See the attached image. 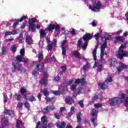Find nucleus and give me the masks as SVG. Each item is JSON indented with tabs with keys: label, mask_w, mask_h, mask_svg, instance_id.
I'll return each instance as SVG.
<instances>
[{
	"label": "nucleus",
	"mask_w": 128,
	"mask_h": 128,
	"mask_svg": "<svg viewBox=\"0 0 128 128\" xmlns=\"http://www.w3.org/2000/svg\"><path fill=\"white\" fill-rule=\"evenodd\" d=\"M98 86L100 88L101 90H106V84L104 83H99Z\"/></svg>",
	"instance_id": "34"
},
{
	"label": "nucleus",
	"mask_w": 128,
	"mask_h": 128,
	"mask_svg": "<svg viewBox=\"0 0 128 128\" xmlns=\"http://www.w3.org/2000/svg\"><path fill=\"white\" fill-rule=\"evenodd\" d=\"M16 48H18V46H16V45H13L11 48V49L13 52H16Z\"/></svg>",
	"instance_id": "47"
},
{
	"label": "nucleus",
	"mask_w": 128,
	"mask_h": 128,
	"mask_svg": "<svg viewBox=\"0 0 128 128\" xmlns=\"http://www.w3.org/2000/svg\"><path fill=\"white\" fill-rule=\"evenodd\" d=\"M18 40V42L19 44L24 43V34H20L18 38H17Z\"/></svg>",
	"instance_id": "25"
},
{
	"label": "nucleus",
	"mask_w": 128,
	"mask_h": 128,
	"mask_svg": "<svg viewBox=\"0 0 128 128\" xmlns=\"http://www.w3.org/2000/svg\"><path fill=\"white\" fill-rule=\"evenodd\" d=\"M55 124L57 128H66V122H63L60 124V122H57Z\"/></svg>",
	"instance_id": "17"
},
{
	"label": "nucleus",
	"mask_w": 128,
	"mask_h": 128,
	"mask_svg": "<svg viewBox=\"0 0 128 128\" xmlns=\"http://www.w3.org/2000/svg\"><path fill=\"white\" fill-rule=\"evenodd\" d=\"M91 24L94 27L96 26V20H93V22L91 23Z\"/></svg>",
	"instance_id": "64"
},
{
	"label": "nucleus",
	"mask_w": 128,
	"mask_h": 128,
	"mask_svg": "<svg viewBox=\"0 0 128 128\" xmlns=\"http://www.w3.org/2000/svg\"><path fill=\"white\" fill-rule=\"evenodd\" d=\"M54 82H58L60 80V76L57 75L54 78Z\"/></svg>",
	"instance_id": "42"
},
{
	"label": "nucleus",
	"mask_w": 128,
	"mask_h": 128,
	"mask_svg": "<svg viewBox=\"0 0 128 128\" xmlns=\"http://www.w3.org/2000/svg\"><path fill=\"white\" fill-rule=\"evenodd\" d=\"M98 95H95L92 98V100L90 102V103L94 104V102L98 100Z\"/></svg>",
	"instance_id": "46"
},
{
	"label": "nucleus",
	"mask_w": 128,
	"mask_h": 128,
	"mask_svg": "<svg viewBox=\"0 0 128 128\" xmlns=\"http://www.w3.org/2000/svg\"><path fill=\"white\" fill-rule=\"evenodd\" d=\"M4 114H8V116H16V114H14V112L12 110H4Z\"/></svg>",
	"instance_id": "18"
},
{
	"label": "nucleus",
	"mask_w": 128,
	"mask_h": 128,
	"mask_svg": "<svg viewBox=\"0 0 128 128\" xmlns=\"http://www.w3.org/2000/svg\"><path fill=\"white\" fill-rule=\"evenodd\" d=\"M52 44H48V46H47V48L48 50H52Z\"/></svg>",
	"instance_id": "53"
},
{
	"label": "nucleus",
	"mask_w": 128,
	"mask_h": 128,
	"mask_svg": "<svg viewBox=\"0 0 128 128\" xmlns=\"http://www.w3.org/2000/svg\"><path fill=\"white\" fill-rule=\"evenodd\" d=\"M82 112H80L76 114V118L78 124H80L82 122Z\"/></svg>",
	"instance_id": "28"
},
{
	"label": "nucleus",
	"mask_w": 128,
	"mask_h": 128,
	"mask_svg": "<svg viewBox=\"0 0 128 128\" xmlns=\"http://www.w3.org/2000/svg\"><path fill=\"white\" fill-rule=\"evenodd\" d=\"M82 41L80 40H78V48H82Z\"/></svg>",
	"instance_id": "63"
},
{
	"label": "nucleus",
	"mask_w": 128,
	"mask_h": 128,
	"mask_svg": "<svg viewBox=\"0 0 128 128\" xmlns=\"http://www.w3.org/2000/svg\"><path fill=\"white\" fill-rule=\"evenodd\" d=\"M78 104H80V108H84V100H80L78 102Z\"/></svg>",
	"instance_id": "51"
},
{
	"label": "nucleus",
	"mask_w": 128,
	"mask_h": 128,
	"mask_svg": "<svg viewBox=\"0 0 128 128\" xmlns=\"http://www.w3.org/2000/svg\"><path fill=\"white\" fill-rule=\"evenodd\" d=\"M62 56H66V47H62Z\"/></svg>",
	"instance_id": "44"
},
{
	"label": "nucleus",
	"mask_w": 128,
	"mask_h": 128,
	"mask_svg": "<svg viewBox=\"0 0 128 128\" xmlns=\"http://www.w3.org/2000/svg\"><path fill=\"white\" fill-rule=\"evenodd\" d=\"M92 116H95L91 118V122L93 124L94 126L96 128L98 126V122H96V120H98V114H96V109H93Z\"/></svg>",
	"instance_id": "6"
},
{
	"label": "nucleus",
	"mask_w": 128,
	"mask_h": 128,
	"mask_svg": "<svg viewBox=\"0 0 128 128\" xmlns=\"http://www.w3.org/2000/svg\"><path fill=\"white\" fill-rule=\"evenodd\" d=\"M14 96H16V100H18V102H20V100H22V95H21L20 94H15Z\"/></svg>",
	"instance_id": "35"
},
{
	"label": "nucleus",
	"mask_w": 128,
	"mask_h": 128,
	"mask_svg": "<svg viewBox=\"0 0 128 128\" xmlns=\"http://www.w3.org/2000/svg\"><path fill=\"white\" fill-rule=\"evenodd\" d=\"M25 52H26L24 51V48L21 49L20 50V55L16 56V57L14 58L12 60H18L19 56H20V58H24Z\"/></svg>",
	"instance_id": "19"
},
{
	"label": "nucleus",
	"mask_w": 128,
	"mask_h": 128,
	"mask_svg": "<svg viewBox=\"0 0 128 128\" xmlns=\"http://www.w3.org/2000/svg\"><path fill=\"white\" fill-rule=\"evenodd\" d=\"M53 94H54V96H59L60 92L58 90H52L51 92Z\"/></svg>",
	"instance_id": "48"
},
{
	"label": "nucleus",
	"mask_w": 128,
	"mask_h": 128,
	"mask_svg": "<svg viewBox=\"0 0 128 128\" xmlns=\"http://www.w3.org/2000/svg\"><path fill=\"white\" fill-rule=\"evenodd\" d=\"M42 92L44 94V96L48 98L50 96V92H48V88H46L42 91Z\"/></svg>",
	"instance_id": "23"
},
{
	"label": "nucleus",
	"mask_w": 128,
	"mask_h": 128,
	"mask_svg": "<svg viewBox=\"0 0 128 128\" xmlns=\"http://www.w3.org/2000/svg\"><path fill=\"white\" fill-rule=\"evenodd\" d=\"M36 68L38 72H44V63L42 62L40 65L38 64L36 66Z\"/></svg>",
	"instance_id": "10"
},
{
	"label": "nucleus",
	"mask_w": 128,
	"mask_h": 128,
	"mask_svg": "<svg viewBox=\"0 0 128 128\" xmlns=\"http://www.w3.org/2000/svg\"><path fill=\"white\" fill-rule=\"evenodd\" d=\"M74 84H80V79H76Z\"/></svg>",
	"instance_id": "58"
},
{
	"label": "nucleus",
	"mask_w": 128,
	"mask_h": 128,
	"mask_svg": "<svg viewBox=\"0 0 128 128\" xmlns=\"http://www.w3.org/2000/svg\"><path fill=\"white\" fill-rule=\"evenodd\" d=\"M20 92L22 95V98L24 100H27L28 102H36V97L32 95L30 96V97L28 98L26 90V88H22L20 90Z\"/></svg>",
	"instance_id": "3"
},
{
	"label": "nucleus",
	"mask_w": 128,
	"mask_h": 128,
	"mask_svg": "<svg viewBox=\"0 0 128 128\" xmlns=\"http://www.w3.org/2000/svg\"><path fill=\"white\" fill-rule=\"evenodd\" d=\"M48 72H45L44 74V78H45L46 80H48Z\"/></svg>",
	"instance_id": "54"
},
{
	"label": "nucleus",
	"mask_w": 128,
	"mask_h": 128,
	"mask_svg": "<svg viewBox=\"0 0 128 128\" xmlns=\"http://www.w3.org/2000/svg\"><path fill=\"white\" fill-rule=\"evenodd\" d=\"M88 82L86 80V78L80 79V84L82 86H84V84H86Z\"/></svg>",
	"instance_id": "40"
},
{
	"label": "nucleus",
	"mask_w": 128,
	"mask_h": 128,
	"mask_svg": "<svg viewBox=\"0 0 128 128\" xmlns=\"http://www.w3.org/2000/svg\"><path fill=\"white\" fill-rule=\"evenodd\" d=\"M26 18H28V16H24L20 19H17V20L19 22H22L24 20H26Z\"/></svg>",
	"instance_id": "45"
},
{
	"label": "nucleus",
	"mask_w": 128,
	"mask_h": 128,
	"mask_svg": "<svg viewBox=\"0 0 128 128\" xmlns=\"http://www.w3.org/2000/svg\"><path fill=\"white\" fill-rule=\"evenodd\" d=\"M76 86H78L76 84H73L71 86L70 90H76Z\"/></svg>",
	"instance_id": "49"
},
{
	"label": "nucleus",
	"mask_w": 128,
	"mask_h": 128,
	"mask_svg": "<svg viewBox=\"0 0 128 128\" xmlns=\"http://www.w3.org/2000/svg\"><path fill=\"white\" fill-rule=\"evenodd\" d=\"M122 102V101L118 97L110 98L108 101V104H110V106H116L118 104H120Z\"/></svg>",
	"instance_id": "4"
},
{
	"label": "nucleus",
	"mask_w": 128,
	"mask_h": 128,
	"mask_svg": "<svg viewBox=\"0 0 128 128\" xmlns=\"http://www.w3.org/2000/svg\"><path fill=\"white\" fill-rule=\"evenodd\" d=\"M20 124H22V126L24 125V124H22V122L20 121V120H17L16 122V128H20Z\"/></svg>",
	"instance_id": "33"
},
{
	"label": "nucleus",
	"mask_w": 128,
	"mask_h": 128,
	"mask_svg": "<svg viewBox=\"0 0 128 128\" xmlns=\"http://www.w3.org/2000/svg\"><path fill=\"white\" fill-rule=\"evenodd\" d=\"M40 36H46V32H44V30L41 29L40 30Z\"/></svg>",
	"instance_id": "43"
},
{
	"label": "nucleus",
	"mask_w": 128,
	"mask_h": 128,
	"mask_svg": "<svg viewBox=\"0 0 128 128\" xmlns=\"http://www.w3.org/2000/svg\"><path fill=\"white\" fill-rule=\"evenodd\" d=\"M18 108H22V106H24V104L22 102H18Z\"/></svg>",
	"instance_id": "60"
},
{
	"label": "nucleus",
	"mask_w": 128,
	"mask_h": 128,
	"mask_svg": "<svg viewBox=\"0 0 128 128\" xmlns=\"http://www.w3.org/2000/svg\"><path fill=\"white\" fill-rule=\"evenodd\" d=\"M104 50H100V58H104Z\"/></svg>",
	"instance_id": "59"
},
{
	"label": "nucleus",
	"mask_w": 128,
	"mask_h": 128,
	"mask_svg": "<svg viewBox=\"0 0 128 128\" xmlns=\"http://www.w3.org/2000/svg\"><path fill=\"white\" fill-rule=\"evenodd\" d=\"M26 42L29 46H32L34 44V40L30 35H27L26 36Z\"/></svg>",
	"instance_id": "13"
},
{
	"label": "nucleus",
	"mask_w": 128,
	"mask_h": 128,
	"mask_svg": "<svg viewBox=\"0 0 128 128\" xmlns=\"http://www.w3.org/2000/svg\"><path fill=\"white\" fill-rule=\"evenodd\" d=\"M102 5L100 1H98L97 4H93V8H94L96 12V10H100L102 8Z\"/></svg>",
	"instance_id": "14"
},
{
	"label": "nucleus",
	"mask_w": 128,
	"mask_h": 128,
	"mask_svg": "<svg viewBox=\"0 0 128 128\" xmlns=\"http://www.w3.org/2000/svg\"><path fill=\"white\" fill-rule=\"evenodd\" d=\"M41 120L42 122V128H48V120H46V118L44 116H42L41 118Z\"/></svg>",
	"instance_id": "12"
},
{
	"label": "nucleus",
	"mask_w": 128,
	"mask_h": 128,
	"mask_svg": "<svg viewBox=\"0 0 128 128\" xmlns=\"http://www.w3.org/2000/svg\"><path fill=\"white\" fill-rule=\"evenodd\" d=\"M54 30H55L56 32H60V26L58 25V24H56V25L54 24H49L48 28L45 29V30H48V32H54Z\"/></svg>",
	"instance_id": "5"
},
{
	"label": "nucleus",
	"mask_w": 128,
	"mask_h": 128,
	"mask_svg": "<svg viewBox=\"0 0 128 128\" xmlns=\"http://www.w3.org/2000/svg\"><path fill=\"white\" fill-rule=\"evenodd\" d=\"M97 70L98 72H102L103 69H102V64H98L97 65Z\"/></svg>",
	"instance_id": "38"
},
{
	"label": "nucleus",
	"mask_w": 128,
	"mask_h": 128,
	"mask_svg": "<svg viewBox=\"0 0 128 128\" xmlns=\"http://www.w3.org/2000/svg\"><path fill=\"white\" fill-rule=\"evenodd\" d=\"M92 38H94L92 34L90 33H86V34L82 36V40H84V42H88Z\"/></svg>",
	"instance_id": "8"
},
{
	"label": "nucleus",
	"mask_w": 128,
	"mask_h": 128,
	"mask_svg": "<svg viewBox=\"0 0 128 128\" xmlns=\"http://www.w3.org/2000/svg\"><path fill=\"white\" fill-rule=\"evenodd\" d=\"M66 104H72L74 102V98L72 96H68L66 97L65 99Z\"/></svg>",
	"instance_id": "11"
},
{
	"label": "nucleus",
	"mask_w": 128,
	"mask_h": 128,
	"mask_svg": "<svg viewBox=\"0 0 128 128\" xmlns=\"http://www.w3.org/2000/svg\"><path fill=\"white\" fill-rule=\"evenodd\" d=\"M20 62H24L25 66H28V59L24 57L20 58L18 56V59H15L14 60H12V66L14 68L12 70V72H16V70H18V72H22L24 70V68Z\"/></svg>",
	"instance_id": "1"
},
{
	"label": "nucleus",
	"mask_w": 128,
	"mask_h": 128,
	"mask_svg": "<svg viewBox=\"0 0 128 128\" xmlns=\"http://www.w3.org/2000/svg\"><path fill=\"white\" fill-rule=\"evenodd\" d=\"M126 68H128V66L126 65V64H124L122 62H120L119 66L116 67V70L118 72H120L122 70H126Z\"/></svg>",
	"instance_id": "9"
},
{
	"label": "nucleus",
	"mask_w": 128,
	"mask_h": 128,
	"mask_svg": "<svg viewBox=\"0 0 128 128\" xmlns=\"http://www.w3.org/2000/svg\"><path fill=\"white\" fill-rule=\"evenodd\" d=\"M72 56H75V58H78V60L82 59V54L78 50L74 51L72 53Z\"/></svg>",
	"instance_id": "15"
},
{
	"label": "nucleus",
	"mask_w": 128,
	"mask_h": 128,
	"mask_svg": "<svg viewBox=\"0 0 128 128\" xmlns=\"http://www.w3.org/2000/svg\"><path fill=\"white\" fill-rule=\"evenodd\" d=\"M38 56V61L42 62V59L44 58V54H42V51H41V52H39Z\"/></svg>",
	"instance_id": "32"
},
{
	"label": "nucleus",
	"mask_w": 128,
	"mask_h": 128,
	"mask_svg": "<svg viewBox=\"0 0 128 128\" xmlns=\"http://www.w3.org/2000/svg\"><path fill=\"white\" fill-rule=\"evenodd\" d=\"M108 45V43H106V41H105L103 44L101 45V50H106V46Z\"/></svg>",
	"instance_id": "36"
},
{
	"label": "nucleus",
	"mask_w": 128,
	"mask_h": 128,
	"mask_svg": "<svg viewBox=\"0 0 128 128\" xmlns=\"http://www.w3.org/2000/svg\"><path fill=\"white\" fill-rule=\"evenodd\" d=\"M77 90H78V92H74V94H75V96H78V94H82V92L84 90V88L82 87H80L77 89Z\"/></svg>",
	"instance_id": "27"
},
{
	"label": "nucleus",
	"mask_w": 128,
	"mask_h": 128,
	"mask_svg": "<svg viewBox=\"0 0 128 128\" xmlns=\"http://www.w3.org/2000/svg\"><path fill=\"white\" fill-rule=\"evenodd\" d=\"M112 40L115 44L118 42H124L126 44H128V41H126V38H124V36H114L112 38Z\"/></svg>",
	"instance_id": "7"
},
{
	"label": "nucleus",
	"mask_w": 128,
	"mask_h": 128,
	"mask_svg": "<svg viewBox=\"0 0 128 128\" xmlns=\"http://www.w3.org/2000/svg\"><path fill=\"white\" fill-rule=\"evenodd\" d=\"M48 80L47 79H45L44 78H42V80H40V83L41 84H44V86L48 85Z\"/></svg>",
	"instance_id": "29"
},
{
	"label": "nucleus",
	"mask_w": 128,
	"mask_h": 128,
	"mask_svg": "<svg viewBox=\"0 0 128 128\" xmlns=\"http://www.w3.org/2000/svg\"><path fill=\"white\" fill-rule=\"evenodd\" d=\"M90 69V63L89 62H86V64L84 66L83 70L84 72H88Z\"/></svg>",
	"instance_id": "22"
},
{
	"label": "nucleus",
	"mask_w": 128,
	"mask_h": 128,
	"mask_svg": "<svg viewBox=\"0 0 128 128\" xmlns=\"http://www.w3.org/2000/svg\"><path fill=\"white\" fill-rule=\"evenodd\" d=\"M1 54L2 56H6V54H8V50H6V47L4 46H2V48H1Z\"/></svg>",
	"instance_id": "26"
},
{
	"label": "nucleus",
	"mask_w": 128,
	"mask_h": 128,
	"mask_svg": "<svg viewBox=\"0 0 128 128\" xmlns=\"http://www.w3.org/2000/svg\"><path fill=\"white\" fill-rule=\"evenodd\" d=\"M96 50H98V46H96L95 48L93 51V58L94 60L96 62Z\"/></svg>",
	"instance_id": "30"
},
{
	"label": "nucleus",
	"mask_w": 128,
	"mask_h": 128,
	"mask_svg": "<svg viewBox=\"0 0 128 128\" xmlns=\"http://www.w3.org/2000/svg\"><path fill=\"white\" fill-rule=\"evenodd\" d=\"M20 22H18V19H16L15 20V22H14V24H13V28H16V26H18V23Z\"/></svg>",
	"instance_id": "52"
},
{
	"label": "nucleus",
	"mask_w": 128,
	"mask_h": 128,
	"mask_svg": "<svg viewBox=\"0 0 128 128\" xmlns=\"http://www.w3.org/2000/svg\"><path fill=\"white\" fill-rule=\"evenodd\" d=\"M36 128H42V125L40 124V122L39 121L37 123Z\"/></svg>",
	"instance_id": "61"
},
{
	"label": "nucleus",
	"mask_w": 128,
	"mask_h": 128,
	"mask_svg": "<svg viewBox=\"0 0 128 128\" xmlns=\"http://www.w3.org/2000/svg\"><path fill=\"white\" fill-rule=\"evenodd\" d=\"M88 42H84V44L82 46V50H86V48H88Z\"/></svg>",
	"instance_id": "39"
},
{
	"label": "nucleus",
	"mask_w": 128,
	"mask_h": 128,
	"mask_svg": "<svg viewBox=\"0 0 128 128\" xmlns=\"http://www.w3.org/2000/svg\"><path fill=\"white\" fill-rule=\"evenodd\" d=\"M126 46L122 45L118 50V52L116 54V56L120 60H124V58L128 56V52L124 50Z\"/></svg>",
	"instance_id": "2"
},
{
	"label": "nucleus",
	"mask_w": 128,
	"mask_h": 128,
	"mask_svg": "<svg viewBox=\"0 0 128 128\" xmlns=\"http://www.w3.org/2000/svg\"><path fill=\"white\" fill-rule=\"evenodd\" d=\"M35 22H38V20L36 18H32L28 21V24H35Z\"/></svg>",
	"instance_id": "37"
},
{
	"label": "nucleus",
	"mask_w": 128,
	"mask_h": 128,
	"mask_svg": "<svg viewBox=\"0 0 128 128\" xmlns=\"http://www.w3.org/2000/svg\"><path fill=\"white\" fill-rule=\"evenodd\" d=\"M24 105L25 108H26L27 110H30V102H26L24 104Z\"/></svg>",
	"instance_id": "41"
},
{
	"label": "nucleus",
	"mask_w": 128,
	"mask_h": 128,
	"mask_svg": "<svg viewBox=\"0 0 128 128\" xmlns=\"http://www.w3.org/2000/svg\"><path fill=\"white\" fill-rule=\"evenodd\" d=\"M61 68L62 69V72H66L68 68L66 66H61Z\"/></svg>",
	"instance_id": "62"
},
{
	"label": "nucleus",
	"mask_w": 128,
	"mask_h": 128,
	"mask_svg": "<svg viewBox=\"0 0 128 128\" xmlns=\"http://www.w3.org/2000/svg\"><path fill=\"white\" fill-rule=\"evenodd\" d=\"M100 33H97L94 35V38H96V40H98L100 38Z\"/></svg>",
	"instance_id": "57"
},
{
	"label": "nucleus",
	"mask_w": 128,
	"mask_h": 128,
	"mask_svg": "<svg viewBox=\"0 0 128 128\" xmlns=\"http://www.w3.org/2000/svg\"><path fill=\"white\" fill-rule=\"evenodd\" d=\"M32 74H33V76H38L40 74V73L38 72V71L34 70L32 72Z\"/></svg>",
	"instance_id": "50"
},
{
	"label": "nucleus",
	"mask_w": 128,
	"mask_h": 128,
	"mask_svg": "<svg viewBox=\"0 0 128 128\" xmlns=\"http://www.w3.org/2000/svg\"><path fill=\"white\" fill-rule=\"evenodd\" d=\"M44 114H48V112H50V110H54V106H47L46 108H44Z\"/></svg>",
	"instance_id": "20"
},
{
	"label": "nucleus",
	"mask_w": 128,
	"mask_h": 128,
	"mask_svg": "<svg viewBox=\"0 0 128 128\" xmlns=\"http://www.w3.org/2000/svg\"><path fill=\"white\" fill-rule=\"evenodd\" d=\"M106 62V60L104 58H101L98 60V62H95L94 68H96L98 64H104Z\"/></svg>",
	"instance_id": "24"
},
{
	"label": "nucleus",
	"mask_w": 128,
	"mask_h": 128,
	"mask_svg": "<svg viewBox=\"0 0 128 128\" xmlns=\"http://www.w3.org/2000/svg\"><path fill=\"white\" fill-rule=\"evenodd\" d=\"M94 106L96 108H102V104H94Z\"/></svg>",
	"instance_id": "56"
},
{
	"label": "nucleus",
	"mask_w": 128,
	"mask_h": 128,
	"mask_svg": "<svg viewBox=\"0 0 128 128\" xmlns=\"http://www.w3.org/2000/svg\"><path fill=\"white\" fill-rule=\"evenodd\" d=\"M28 30L31 32H36V25L34 24H32V23L29 24Z\"/></svg>",
	"instance_id": "21"
},
{
	"label": "nucleus",
	"mask_w": 128,
	"mask_h": 128,
	"mask_svg": "<svg viewBox=\"0 0 128 128\" xmlns=\"http://www.w3.org/2000/svg\"><path fill=\"white\" fill-rule=\"evenodd\" d=\"M116 66V59H110V66L112 68H114Z\"/></svg>",
	"instance_id": "16"
},
{
	"label": "nucleus",
	"mask_w": 128,
	"mask_h": 128,
	"mask_svg": "<svg viewBox=\"0 0 128 128\" xmlns=\"http://www.w3.org/2000/svg\"><path fill=\"white\" fill-rule=\"evenodd\" d=\"M54 117L57 120H60V114H58V113H55Z\"/></svg>",
	"instance_id": "55"
},
{
	"label": "nucleus",
	"mask_w": 128,
	"mask_h": 128,
	"mask_svg": "<svg viewBox=\"0 0 128 128\" xmlns=\"http://www.w3.org/2000/svg\"><path fill=\"white\" fill-rule=\"evenodd\" d=\"M2 122L4 124V126H8V118L6 117L2 118Z\"/></svg>",
	"instance_id": "31"
}]
</instances>
